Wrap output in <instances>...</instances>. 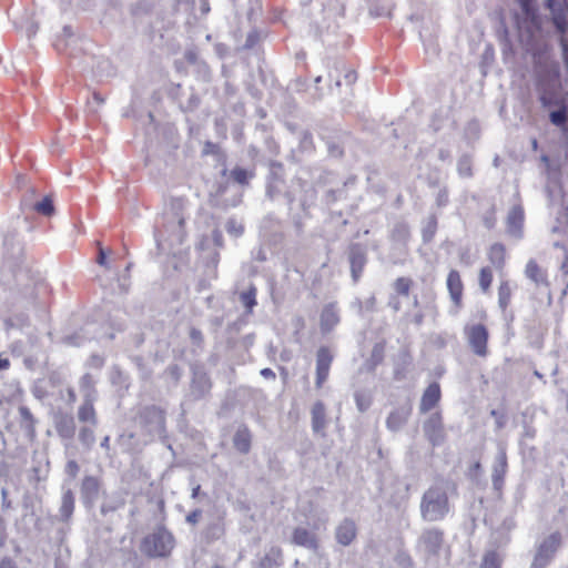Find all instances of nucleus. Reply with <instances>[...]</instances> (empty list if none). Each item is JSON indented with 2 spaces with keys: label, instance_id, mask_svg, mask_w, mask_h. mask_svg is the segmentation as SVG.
<instances>
[{
  "label": "nucleus",
  "instance_id": "1",
  "mask_svg": "<svg viewBox=\"0 0 568 568\" xmlns=\"http://www.w3.org/2000/svg\"><path fill=\"white\" fill-rule=\"evenodd\" d=\"M286 199L288 215L298 234L303 232L304 220L310 217V209L315 205L317 192L315 187L300 178L293 179L286 187L283 180L272 179L266 186V197L274 202L278 196Z\"/></svg>",
  "mask_w": 568,
  "mask_h": 568
},
{
  "label": "nucleus",
  "instance_id": "2",
  "mask_svg": "<svg viewBox=\"0 0 568 568\" xmlns=\"http://www.w3.org/2000/svg\"><path fill=\"white\" fill-rule=\"evenodd\" d=\"M457 486L454 481L438 478L423 494L420 499V517L424 521L433 523L443 520L449 513L448 494H455Z\"/></svg>",
  "mask_w": 568,
  "mask_h": 568
},
{
  "label": "nucleus",
  "instance_id": "3",
  "mask_svg": "<svg viewBox=\"0 0 568 568\" xmlns=\"http://www.w3.org/2000/svg\"><path fill=\"white\" fill-rule=\"evenodd\" d=\"M174 546L173 535L161 526L142 539L140 550L150 558H165L170 556Z\"/></svg>",
  "mask_w": 568,
  "mask_h": 568
},
{
  "label": "nucleus",
  "instance_id": "4",
  "mask_svg": "<svg viewBox=\"0 0 568 568\" xmlns=\"http://www.w3.org/2000/svg\"><path fill=\"white\" fill-rule=\"evenodd\" d=\"M444 544V531L436 527L425 528L416 542V550L425 560L437 557Z\"/></svg>",
  "mask_w": 568,
  "mask_h": 568
},
{
  "label": "nucleus",
  "instance_id": "5",
  "mask_svg": "<svg viewBox=\"0 0 568 568\" xmlns=\"http://www.w3.org/2000/svg\"><path fill=\"white\" fill-rule=\"evenodd\" d=\"M561 536L554 532L547 536L537 547L536 555L530 568H546L552 560L556 551L560 547Z\"/></svg>",
  "mask_w": 568,
  "mask_h": 568
},
{
  "label": "nucleus",
  "instance_id": "6",
  "mask_svg": "<svg viewBox=\"0 0 568 568\" xmlns=\"http://www.w3.org/2000/svg\"><path fill=\"white\" fill-rule=\"evenodd\" d=\"M184 209L185 201L181 197L171 201V217H166L165 229L178 241L182 242L184 236Z\"/></svg>",
  "mask_w": 568,
  "mask_h": 568
},
{
  "label": "nucleus",
  "instance_id": "7",
  "mask_svg": "<svg viewBox=\"0 0 568 568\" xmlns=\"http://www.w3.org/2000/svg\"><path fill=\"white\" fill-rule=\"evenodd\" d=\"M467 339L473 352L478 356H486L488 331L483 324H476L466 329Z\"/></svg>",
  "mask_w": 568,
  "mask_h": 568
},
{
  "label": "nucleus",
  "instance_id": "8",
  "mask_svg": "<svg viewBox=\"0 0 568 568\" xmlns=\"http://www.w3.org/2000/svg\"><path fill=\"white\" fill-rule=\"evenodd\" d=\"M424 434L433 446H439L445 440V432L442 416L438 413L432 414L424 423Z\"/></svg>",
  "mask_w": 568,
  "mask_h": 568
},
{
  "label": "nucleus",
  "instance_id": "9",
  "mask_svg": "<svg viewBox=\"0 0 568 568\" xmlns=\"http://www.w3.org/2000/svg\"><path fill=\"white\" fill-rule=\"evenodd\" d=\"M334 359L333 353L326 346H321L316 352V378L315 386L321 388L328 378L329 368Z\"/></svg>",
  "mask_w": 568,
  "mask_h": 568
},
{
  "label": "nucleus",
  "instance_id": "10",
  "mask_svg": "<svg viewBox=\"0 0 568 568\" xmlns=\"http://www.w3.org/2000/svg\"><path fill=\"white\" fill-rule=\"evenodd\" d=\"M358 528L354 519L343 518L335 527L334 536L337 544L343 547L351 546L357 538Z\"/></svg>",
  "mask_w": 568,
  "mask_h": 568
},
{
  "label": "nucleus",
  "instance_id": "11",
  "mask_svg": "<svg viewBox=\"0 0 568 568\" xmlns=\"http://www.w3.org/2000/svg\"><path fill=\"white\" fill-rule=\"evenodd\" d=\"M348 261L352 277L357 282L367 262L366 247L359 243L352 244L348 248Z\"/></svg>",
  "mask_w": 568,
  "mask_h": 568
},
{
  "label": "nucleus",
  "instance_id": "12",
  "mask_svg": "<svg viewBox=\"0 0 568 568\" xmlns=\"http://www.w3.org/2000/svg\"><path fill=\"white\" fill-rule=\"evenodd\" d=\"M141 420L148 427V432L152 435H161L164 430L165 418L161 409L151 406L144 408Z\"/></svg>",
  "mask_w": 568,
  "mask_h": 568
},
{
  "label": "nucleus",
  "instance_id": "13",
  "mask_svg": "<svg viewBox=\"0 0 568 568\" xmlns=\"http://www.w3.org/2000/svg\"><path fill=\"white\" fill-rule=\"evenodd\" d=\"M508 463H507V454L506 448L503 445L498 446V452L495 456L493 470H491V481L493 486L496 490H500L504 485V478L507 473Z\"/></svg>",
  "mask_w": 568,
  "mask_h": 568
},
{
  "label": "nucleus",
  "instance_id": "14",
  "mask_svg": "<svg viewBox=\"0 0 568 568\" xmlns=\"http://www.w3.org/2000/svg\"><path fill=\"white\" fill-rule=\"evenodd\" d=\"M291 542L316 552L320 548L317 536L304 527H296L292 532Z\"/></svg>",
  "mask_w": 568,
  "mask_h": 568
},
{
  "label": "nucleus",
  "instance_id": "15",
  "mask_svg": "<svg viewBox=\"0 0 568 568\" xmlns=\"http://www.w3.org/2000/svg\"><path fill=\"white\" fill-rule=\"evenodd\" d=\"M412 414V404L406 403L395 408L386 419V426L392 432L399 430L408 420Z\"/></svg>",
  "mask_w": 568,
  "mask_h": 568
},
{
  "label": "nucleus",
  "instance_id": "16",
  "mask_svg": "<svg viewBox=\"0 0 568 568\" xmlns=\"http://www.w3.org/2000/svg\"><path fill=\"white\" fill-rule=\"evenodd\" d=\"M81 498L88 507H92L100 493V481L94 476H85L81 484Z\"/></svg>",
  "mask_w": 568,
  "mask_h": 568
},
{
  "label": "nucleus",
  "instance_id": "17",
  "mask_svg": "<svg viewBox=\"0 0 568 568\" xmlns=\"http://www.w3.org/2000/svg\"><path fill=\"white\" fill-rule=\"evenodd\" d=\"M312 416V430L315 434L325 436V428L327 426L326 407L322 400H317L313 404L311 409Z\"/></svg>",
  "mask_w": 568,
  "mask_h": 568
},
{
  "label": "nucleus",
  "instance_id": "18",
  "mask_svg": "<svg viewBox=\"0 0 568 568\" xmlns=\"http://www.w3.org/2000/svg\"><path fill=\"white\" fill-rule=\"evenodd\" d=\"M211 389V381L206 373L195 369L191 382V395L194 399L203 398Z\"/></svg>",
  "mask_w": 568,
  "mask_h": 568
},
{
  "label": "nucleus",
  "instance_id": "19",
  "mask_svg": "<svg viewBox=\"0 0 568 568\" xmlns=\"http://www.w3.org/2000/svg\"><path fill=\"white\" fill-rule=\"evenodd\" d=\"M440 399V387L438 383H432L424 390L420 399L419 410L425 414L434 408Z\"/></svg>",
  "mask_w": 568,
  "mask_h": 568
},
{
  "label": "nucleus",
  "instance_id": "20",
  "mask_svg": "<svg viewBox=\"0 0 568 568\" xmlns=\"http://www.w3.org/2000/svg\"><path fill=\"white\" fill-rule=\"evenodd\" d=\"M55 430L62 439H72L75 434V422L70 414H60L55 417Z\"/></svg>",
  "mask_w": 568,
  "mask_h": 568
},
{
  "label": "nucleus",
  "instance_id": "21",
  "mask_svg": "<svg viewBox=\"0 0 568 568\" xmlns=\"http://www.w3.org/2000/svg\"><path fill=\"white\" fill-rule=\"evenodd\" d=\"M74 494L71 489H65L61 497V506L59 508V514L57 515V520L61 523H69L73 511H74Z\"/></svg>",
  "mask_w": 568,
  "mask_h": 568
},
{
  "label": "nucleus",
  "instance_id": "22",
  "mask_svg": "<svg viewBox=\"0 0 568 568\" xmlns=\"http://www.w3.org/2000/svg\"><path fill=\"white\" fill-rule=\"evenodd\" d=\"M339 322V315L335 304L326 305L321 313V331L326 334L329 333Z\"/></svg>",
  "mask_w": 568,
  "mask_h": 568
},
{
  "label": "nucleus",
  "instance_id": "23",
  "mask_svg": "<svg viewBox=\"0 0 568 568\" xmlns=\"http://www.w3.org/2000/svg\"><path fill=\"white\" fill-rule=\"evenodd\" d=\"M447 288L454 304L459 307L463 296V283L460 275L456 270H452L447 276Z\"/></svg>",
  "mask_w": 568,
  "mask_h": 568
},
{
  "label": "nucleus",
  "instance_id": "24",
  "mask_svg": "<svg viewBox=\"0 0 568 568\" xmlns=\"http://www.w3.org/2000/svg\"><path fill=\"white\" fill-rule=\"evenodd\" d=\"M524 222V212L520 206H514L507 216L508 233L515 237L521 236V229Z\"/></svg>",
  "mask_w": 568,
  "mask_h": 568
},
{
  "label": "nucleus",
  "instance_id": "25",
  "mask_svg": "<svg viewBox=\"0 0 568 568\" xmlns=\"http://www.w3.org/2000/svg\"><path fill=\"white\" fill-rule=\"evenodd\" d=\"M252 435L250 429L242 425L237 428L233 437V445L241 454H247L251 449Z\"/></svg>",
  "mask_w": 568,
  "mask_h": 568
},
{
  "label": "nucleus",
  "instance_id": "26",
  "mask_svg": "<svg viewBox=\"0 0 568 568\" xmlns=\"http://www.w3.org/2000/svg\"><path fill=\"white\" fill-rule=\"evenodd\" d=\"M95 399H83L82 405L78 409V419L81 423L90 424L92 426L98 425V417L94 409Z\"/></svg>",
  "mask_w": 568,
  "mask_h": 568
},
{
  "label": "nucleus",
  "instance_id": "27",
  "mask_svg": "<svg viewBox=\"0 0 568 568\" xmlns=\"http://www.w3.org/2000/svg\"><path fill=\"white\" fill-rule=\"evenodd\" d=\"M526 276L531 280L536 285H547V275L546 273L538 266L536 261L529 260L526 268Z\"/></svg>",
  "mask_w": 568,
  "mask_h": 568
},
{
  "label": "nucleus",
  "instance_id": "28",
  "mask_svg": "<svg viewBox=\"0 0 568 568\" xmlns=\"http://www.w3.org/2000/svg\"><path fill=\"white\" fill-rule=\"evenodd\" d=\"M79 384L80 390L83 394V399H97L98 393L95 389V379L91 374H84Z\"/></svg>",
  "mask_w": 568,
  "mask_h": 568
},
{
  "label": "nucleus",
  "instance_id": "29",
  "mask_svg": "<svg viewBox=\"0 0 568 568\" xmlns=\"http://www.w3.org/2000/svg\"><path fill=\"white\" fill-rule=\"evenodd\" d=\"M225 534L224 523L222 518L211 523L204 530V538L207 542H212L222 538Z\"/></svg>",
  "mask_w": 568,
  "mask_h": 568
},
{
  "label": "nucleus",
  "instance_id": "30",
  "mask_svg": "<svg viewBox=\"0 0 568 568\" xmlns=\"http://www.w3.org/2000/svg\"><path fill=\"white\" fill-rule=\"evenodd\" d=\"M282 550L278 547H272L261 559L260 568H274L281 565Z\"/></svg>",
  "mask_w": 568,
  "mask_h": 568
},
{
  "label": "nucleus",
  "instance_id": "31",
  "mask_svg": "<svg viewBox=\"0 0 568 568\" xmlns=\"http://www.w3.org/2000/svg\"><path fill=\"white\" fill-rule=\"evenodd\" d=\"M94 428L95 426L87 424L79 430V440L87 450H90L95 443Z\"/></svg>",
  "mask_w": 568,
  "mask_h": 568
},
{
  "label": "nucleus",
  "instance_id": "32",
  "mask_svg": "<svg viewBox=\"0 0 568 568\" xmlns=\"http://www.w3.org/2000/svg\"><path fill=\"white\" fill-rule=\"evenodd\" d=\"M551 20H552V23H554L557 32H559L561 34L560 44H561L562 49L566 51L568 48L566 39L564 38V34L566 33L567 26H568L566 17L562 12H554Z\"/></svg>",
  "mask_w": 568,
  "mask_h": 568
},
{
  "label": "nucleus",
  "instance_id": "33",
  "mask_svg": "<svg viewBox=\"0 0 568 568\" xmlns=\"http://www.w3.org/2000/svg\"><path fill=\"white\" fill-rule=\"evenodd\" d=\"M489 260L497 268H501L505 263L504 245H501L499 243L491 245L490 251H489Z\"/></svg>",
  "mask_w": 568,
  "mask_h": 568
},
{
  "label": "nucleus",
  "instance_id": "34",
  "mask_svg": "<svg viewBox=\"0 0 568 568\" xmlns=\"http://www.w3.org/2000/svg\"><path fill=\"white\" fill-rule=\"evenodd\" d=\"M256 288L251 285L247 291L240 294V301L245 306L247 313H251L253 307L256 305Z\"/></svg>",
  "mask_w": 568,
  "mask_h": 568
},
{
  "label": "nucleus",
  "instance_id": "35",
  "mask_svg": "<svg viewBox=\"0 0 568 568\" xmlns=\"http://www.w3.org/2000/svg\"><path fill=\"white\" fill-rule=\"evenodd\" d=\"M356 407L361 413L366 412L372 405V395L366 390H357L354 394Z\"/></svg>",
  "mask_w": 568,
  "mask_h": 568
},
{
  "label": "nucleus",
  "instance_id": "36",
  "mask_svg": "<svg viewBox=\"0 0 568 568\" xmlns=\"http://www.w3.org/2000/svg\"><path fill=\"white\" fill-rule=\"evenodd\" d=\"M511 288L508 282H501L498 287V304L499 307L505 311L510 303Z\"/></svg>",
  "mask_w": 568,
  "mask_h": 568
},
{
  "label": "nucleus",
  "instance_id": "37",
  "mask_svg": "<svg viewBox=\"0 0 568 568\" xmlns=\"http://www.w3.org/2000/svg\"><path fill=\"white\" fill-rule=\"evenodd\" d=\"M383 357L384 348L381 345H375L372 349L369 359L365 364L367 371L373 372L376 368V366L382 363Z\"/></svg>",
  "mask_w": 568,
  "mask_h": 568
},
{
  "label": "nucleus",
  "instance_id": "38",
  "mask_svg": "<svg viewBox=\"0 0 568 568\" xmlns=\"http://www.w3.org/2000/svg\"><path fill=\"white\" fill-rule=\"evenodd\" d=\"M473 161L469 155H462L457 162V171L462 178H470L473 175Z\"/></svg>",
  "mask_w": 568,
  "mask_h": 568
},
{
  "label": "nucleus",
  "instance_id": "39",
  "mask_svg": "<svg viewBox=\"0 0 568 568\" xmlns=\"http://www.w3.org/2000/svg\"><path fill=\"white\" fill-rule=\"evenodd\" d=\"M34 210L45 216H51L54 213V206L51 196L48 195L42 201L36 203Z\"/></svg>",
  "mask_w": 568,
  "mask_h": 568
},
{
  "label": "nucleus",
  "instance_id": "40",
  "mask_svg": "<svg viewBox=\"0 0 568 568\" xmlns=\"http://www.w3.org/2000/svg\"><path fill=\"white\" fill-rule=\"evenodd\" d=\"M412 284H413V281L408 277H398L393 286H394V290L400 294V295H404V296H407L409 294V290L412 287Z\"/></svg>",
  "mask_w": 568,
  "mask_h": 568
},
{
  "label": "nucleus",
  "instance_id": "41",
  "mask_svg": "<svg viewBox=\"0 0 568 568\" xmlns=\"http://www.w3.org/2000/svg\"><path fill=\"white\" fill-rule=\"evenodd\" d=\"M437 229V221L434 216H430L423 229V240L424 242H430L434 237Z\"/></svg>",
  "mask_w": 568,
  "mask_h": 568
},
{
  "label": "nucleus",
  "instance_id": "42",
  "mask_svg": "<svg viewBox=\"0 0 568 568\" xmlns=\"http://www.w3.org/2000/svg\"><path fill=\"white\" fill-rule=\"evenodd\" d=\"M493 273L489 267H483L479 272V286L484 292H487L491 285Z\"/></svg>",
  "mask_w": 568,
  "mask_h": 568
},
{
  "label": "nucleus",
  "instance_id": "43",
  "mask_svg": "<svg viewBox=\"0 0 568 568\" xmlns=\"http://www.w3.org/2000/svg\"><path fill=\"white\" fill-rule=\"evenodd\" d=\"M19 414L21 416V422H22L23 427H26L29 430H33L34 418H33L30 409L26 406H21L19 408Z\"/></svg>",
  "mask_w": 568,
  "mask_h": 568
},
{
  "label": "nucleus",
  "instance_id": "44",
  "mask_svg": "<svg viewBox=\"0 0 568 568\" xmlns=\"http://www.w3.org/2000/svg\"><path fill=\"white\" fill-rule=\"evenodd\" d=\"M225 229H226L227 233L234 237L241 236L244 232L243 225L240 222H237L235 219L227 220V222L225 224Z\"/></svg>",
  "mask_w": 568,
  "mask_h": 568
},
{
  "label": "nucleus",
  "instance_id": "45",
  "mask_svg": "<svg viewBox=\"0 0 568 568\" xmlns=\"http://www.w3.org/2000/svg\"><path fill=\"white\" fill-rule=\"evenodd\" d=\"M395 562L399 568H414V561L406 551H398L395 556Z\"/></svg>",
  "mask_w": 568,
  "mask_h": 568
},
{
  "label": "nucleus",
  "instance_id": "46",
  "mask_svg": "<svg viewBox=\"0 0 568 568\" xmlns=\"http://www.w3.org/2000/svg\"><path fill=\"white\" fill-rule=\"evenodd\" d=\"M392 235L394 239L405 243L409 237V230L405 224H397Z\"/></svg>",
  "mask_w": 568,
  "mask_h": 568
},
{
  "label": "nucleus",
  "instance_id": "47",
  "mask_svg": "<svg viewBox=\"0 0 568 568\" xmlns=\"http://www.w3.org/2000/svg\"><path fill=\"white\" fill-rule=\"evenodd\" d=\"M481 568H500L497 554L494 551L486 554L481 564Z\"/></svg>",
  "mask_w": 568,
  "mask_h": 568
},
{
  "label": "nucleus",
  "instance_id": "48",
  "mask_svg": "<svg viewBox=\"0 0 568 568\" xmlns=\"http://www.w3.org/2000/svg\"><path fill=\"white\" fill-rule=\"evenodd\" d=\"M346 185H347V183H344L342 189L328 190L325 195L326 203L332 204V203L336 202L337 200H339L342 197V195L344 194V189Z\"/></svg>",
  "mask_w": 568,
  "mask_h": 568
},
{
  "label": "nucleus",
  "instance_id": "49",
  "mask_svg": "<svg viewBox=\"0 0 568 568\" xmlns=\"http://www.w3.org/2000/svg\"><path fill=\"white\" fill-rule=\"evenodd\" d=\"M165 373L169 375V377L176 384L182 377V369L176 364H171L168 366Z\"/></svg>",
  "mask_w": 568,
  "mask_h": 568
},
{
  "label": "nucleus",
  "instance_id": "50",
  "mask_svg": "<svg viewBox=\"0 0 568 568\" xmlns=\"http://www.w3.org/2000/svg\"><path fill=\"white\" fill-rule=\"evenodd\" d=\"M232 178L240 184H246L248 180L247 171L242 168H235L231 172Z\"/></svg>",
  "mask_w": 568,
  "mask_h": 568
},
{
  "label": "nucleus",
  "instance_id": "51",
  "mask_svg": "<svg viewBox=\"0 0 568 568\" xmlns=\"http://www.w3.org/2000/svg\"><path fill=\"white\" fill-rule=\"evenodd\" d=\"M549 118H550L551 123H554L555 125H561L567 120V115L564 110H556V111L550 112Z\"/></svg>",
  "mask_w": 568,
  "mask_h": 568
},
{
  "label": "nucleus",
  "instance_id": "52",
  "mask_svg": "<svg viewBox=\"0 0 568 568\" xmlns=\"http://www.w3.org/2000/svg\"><path fill=\"white\" fill-rule=\"evenodd\" d=\"M80 467L75 460H69L65 465V473L71 477L75 478L79 474Z\"/></svg>",
  "mask_w": 568,
  "mask_h": 568
},
{
  "label": "nucleus",
  "instance_id": "53",
  "mask_svg": "<svg viewBox=\"0 0 568 568\" xmlns=\"http://www.w3.org/2000/svg\"><path fill=\"white\" fill-rule=\"evenodd\" d=\"M339 63L335 62L334 70H331L328 72L329 80L334 81L335 87L338 89L341 87V79H339Z\"/></svg>",
  "mask_w": 568,
  "mask_h": 568
},
{
  "label": "nucleus",
  "instance_id": "54",
  "mask_svg": "<svg viewBox=\"0 0 568 568\" xmlns=\"http://www.w3.org/2000/svg\"><path fill=\"white\" fill-rule=\"evenodd\" d=\"M98 247H99V254H98V258H97V263L105 268H110V264L108 263L106 261V252L104 251V248L101 246L100 242H98Z\"/></svg>",
  "mask_w": 568,
  "mask_h": 568
},
{
  "label": "nucleus",
  "instance_id": "55",
  "mask_svg": "<svg viewBox=\"0 0 568 568\" xmlns=\"http://www.w3.org/2000/svg\"><path fill=\"white\" fill-rule=\"evenodd\" d=\"M260 41V34L256 31L250 32L246 37L244 48L251 49Z\"/></svg>",
  "mask_w": 568,
  "mask_h": 568
},
{
  "label": "nucleus",
  "instance_id": "56",
  "mask_svg": "<svg viewBox=\"0 0 568 568\" xmlns=\"http://www.w3.org/2000/svg\"><path fill=\"white\" fill-rule=\"evenodd\" d=\"M202 510L195 509L186 516V521L191 525H196L201 518Z\"/></svg>",
  "mask_w": 568,
  "mask_h": 568
},
{
  "label": "nucleus",
  "instance_id": "57",
  "mask_svg": "<svg viewBox=\"0 0 568 568\" xmlns=\"http://www.w3.org/2000/svg\"><path fill=\"white\" fill-rule=\"evenodd\" d=\"M120 293H126L130 286V277L124 275L118 278Z\"/></svg>",
  "mask_w": 568,
  "mask_h": 568
},
{
  "label": "nucleus",
  "instance_id": "58",
  "mask_svg": "<svg viewBox=\"0 0 568 568\" xmlns=\"http://www.w3.org/2000/svg\"><path fill=\"white\" fill-rule=\"evenodd\" d=\"M89 365L95 368L103 366V358L98 355H92L89 359Z\"/></svg>",
  "mask_w": 568,
  "mask_h": 568
},
{
  "label": "nucleus",
  "instance_id": "59",
  "mask_svg": "<svg viewBox=\"0 0 568 568\" xmlns=\"http://www.w3.org/2000/svg\"><path fill=\"white\" fill-rule=\"evenodd\" d=\"M190 338L197 344L201 343L203 339L201 331L197 328H191Z\"/></svg>",
  "mask_w": 568,
  "mask_h": 568
},
{
  "label": "nucleus",
  "instance_id": "60",
  "mask_svg": "<svg viewBox=\"0 0 568 568\" xmlns=\"http://www.w3.org/2000/svg\"><path fill=\"white\" fill-rule=\"evenodd\" d=\"M64 343L71 346H80L82 344L79 335L67 336Z\"/></svg>",
  "mask_w": 568,
  "mask_h": 568
},
{
  "label": "nucleus",
  "instance_id": "61",
  "mask_svg": "<svg viewBox=\"0 0 568 568\" xmlns=\"http://www.w3.org/2000/svg\"><path fill=\"white\" fill-rule=\"evenodd\" d=\"M104 102H105V99L99 92H93L92 101L89 102V105L91 106L94 103V104H97V106H100Z\"/></svg>",
  "mask_w": 568,
  "mask_h": 568
},
{
  "label": "nucleus",
  "instance_id": "62",
  "mask_svg": "<svg viewBox=\"0 0 568 568\" xmlns=\"http://www.w3.org/2000/svg\"><path fill=\"white\" fill-rule=\"evenodd\" d=\"M0 568H18V567L11 558L4 557L0 560Z\"/></svg>",
  "mask_w": 568,
  "mask_h": 568
},
{
  "label": "nucleus",
  "instance_id": "63",
  "mask_svg": "<svg viewBox=\"0 0 568 568\" xmlns=\"http://www.w3.org/2000/svg\"><path fill=\"white\" fill-rule=\"evenodd\" d=\"M1 497H2V503H1V506L3 509H9L11 508V503L10 500L8 499V491L6 488H2L1 489Z\"/></svg>",
  "mask_w": 568,
  "mask_h": 568
},
{
  "label": "nucleus",
  "instance_id": "64",
  "mask_svg": "<svg viewBox=\"0 0 568 568\" xmlns=\"http://www.w3.org/2000/svg\"><path fill=\"white\" fill-rule=\"evenodd\" d=\"M344 79H345V82L348 85H352L356 81V73H355V71H353V70L347 71L345 73V75H344Z\"/></svg>",
  "mask_w": 568,
  "mask_h": 568
}]
</instances>
